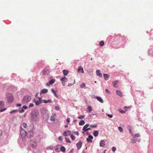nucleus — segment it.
<instances>
[{
    "mask_svg": "<svg viewBox=\"0 0 153 153\" xmlns=\"http://www.w3.org/2000/svg\"><path fill=\"white\" fill-rule=\"evenodd\" d=\"M39 112L37 111H33L31 114V117L34 120H37L39 116Z\"/></svg>",
    "mask_w": 153,
    "mask_h": 153,
    "instance_id": "obj_1",
    "label": "nucleus"
},
{
    "mask_svg": "<svg viewBox=\"0 0 153 153\" xmlns=\"http://www.w3.org/2000/svg\"><path fill=\"white\" fill-rule=\"evenodd\" d=\"M20 134L21 135L22 138L24 140L26 138V137H27V133L26 131H25L23 128H21L20 130Z\"/></svg>",
    "mask_w": 153,
    "mask_h": 153,
    "instance_id": "obj_2",
    "label": "nucleus"
},
{
    "mask_svg": "<svg viewBox=\"0 0 153 153\" xmlns=\"http://www.w3.org/2000/svg\"><path fill=\"white\" fill-rule=\"evenodd\" d=\"M31 99L30 97L29 96H25L23 99L22 102L25 104L29 102Z\"/></svg>",
    "mask_w": 153,
    "mask_h": 153,
    "instance_id": "obj_3",
    "label": "nucleus"
},
{
    "mask_svg": "<svg viewBox=\"0 0 153 153\" xmlns=\"http://www.w3.org/2000/svg\"><path fill=\"white\" fill-rule=\"evenodd\" d=\"M7 98L8 102H12L14 100L13 95L11 94L7 95Z\"/></svg>",
    "mask_w": 153,
    "mask_h": 153,
    "instance_id": "obj_4",
    "label": "nucleus"
},
{
    "mask_svg": "<svg viewBox=\"0 0 153 153\" xmlns=\"http://www.w3.org/2000/svg\"><path fill=\"white\" fill-rule=\"evenodd\" d=\"M38 98L39 100H35L34 101V102L36 105H38L40 104L42 102V98Z\"/></svg>",
    "mask_w": 153,
    "mask_h": 153,
    "instance_id": "obj_5",
    "label": "nucleus"
},
{
    "mask_svg": "<svg viewBox=\"0 0 153 153\" xmlns=\"http://www.w3.org/2000/svg\"><path fill=\"white\" fill-rule=\"evenodd\" d=\"M30 144L31 147L33 148H35L37 146V143L36 141L32 140L30 141Z\"/></svg>",
    "mask_w": 153,
    "mask_h": 153,
    "instance_id": "obj_6",
    "label": "nucleus"
},
{
    "mask_svg": "<svg viewBox=\"0 0 153 153\" xmlns=\"http://www.w3.org/2000/svg\"><path fill=\"white\" fill-rule=\"evenodd\" d=\"M4 106V102L2 101H0V109H1V112H3L6 110V108L4 109L1 108L2 107H3Z\"/></svg>",
    "mask_w": 153,
    "mask_h": 153,
    "instance_id": "obj_7",
    "label": "nucleus"
},
{
    "mask_svg": "<svg viewBox=\"0 0 153 153\" xmlns=\"http://www.w3.org/2000/svg\"><path fill=\"white\" fill-rule=\"evenodd\" d=\"M71 131L70 130H66L65 131L63 134V135L64 136H67L70 135L71 134Z\"/></svg>",
    "mask_w": 153,
    "mask_h": 153,
    "instance_id": "obj_8",
    "label": "nucleus"
},
{
    "mask_svg": "<svg viewBox=\"0 0 153 153\" xmlns=\"http://www.w3.org/2000/svg\"><path fill=\"white\" fill-rule=\"evenodd\" d=\"M61 81H62V84L63 85H65V83L67 81L68 79L65 77H64L60 79Z\"/></svg>",
    "mask_w": 153,
    "mask_h": 153,
    "instance_id": "obj_9",
    "label": "nucleus"
},
{
    "mask_svg": "<svg viewBox=\"0 0 153 153\" xmlns=\"http://www.w3.org/2000/svg\"><path fill=\"white\" fill-rule=\"evenodd\" d=\"M55 82V80L54 79H52L49 82H48L46 83V85L47 86H49L50 85H52L53 83H54Z\"/></svg>",
    "mask_w": 153,
    "mask_h": 153,
    "instance_id": "obj_10",
    "label": "nucleus"
},
{
    "mask_svg": "<svg viewBox=\"0 0 153 153\" xmlns=\"http://www.w3.org/2000/svg\"><path fill=\"white\" fill-rule=\"evenodd\" d=\"M93 138V137L91 135H89L88 136V138L86 139L87 141L89 143H91L92 142V139Z\"/></svg>",
    "mask_w": 153,
    "mask_h": 153,
    "instance_id": "obj_11",
    "label": "nucleus"
},
{
    "mask_svg": "<svg viewBox=\"0 0 153 153\" xmlns=\"http://www.w3.org/2000/svg\"><path fill=\"white\" fill-rule=\"evenodd\" d=\"M56 117V114L55 113L53 114L52 115L51 117L50 120L52 121H54Z\"/></svg>",
    "mask_w": 153,
    "mask_h": 153,
    "instance_id": "obj_12",
    "label": "nucleus"
},
{
    "mask_svg": "<svg viewBox=\"0 0 153 153\" xmlns=\"http://www.w3.org/2000/svg\"><path fill=\"white\" fill-rule=\"evenodd\" d=\"M90 125L88 124H87L85 125L83 127L82 129V130L84 131L83 132V134L84 133V132L86 131L85 130H86L88 128L89 126Z\"/></svg>",
    "mask_w": 153,
    "mask_h": 153,
    "instance_id": "obj_13",
    "label": "nucleus"
},
{
    "mask_svg": "<svg viewBox=\"0 0 153 153\" xmlns=\"http://www.w3.org/2000/svg\"><path fill=\"white\" fill-rule=\"evenodd\" d=\"M27 127V124L26 123H22V125L21 126V128H26Z\"/></svg>",
    "mask_w": 153,
    "mask_h": 153,
    "instance_id": "obj_14",
    "label": "nucleus"
},
{
    "mask_svg": "<svg viewBox=\"0 0 153 153\" xmlns=\"http://www.w3.org/2000/svg\"><path fill=\"white\" fill-rule=\"evenodd\" d=\"M97 75L100 77L102 76V74L100 72V70H97L96 71Z\"/></svg>",
    "mask_w": 153,
    "mask_h": 153,
    "instance_id": "obj_15",
    "label": "nucleus"
},
{
    "mask_svg": "<svg viewBox=\"0 0 153 153\" xmlns=\"http://www.w3.org/2000/svg\"><path fill=\"white\" fill-rule=\"evenodd\" d=\"M82 142H79L78 143L76 144V146L78 149H79L82 147Z\"/></svg>",
    "mask_w": 153,
    "mask_h": 153,
    "instance_id": "obj_16",
    "label": "nucleus"
},
{
    "mask_svg": "<svg viewBox=\"0 0 153 153\" xmlns=\"http://www.w3.org/2000/svg\"><path fill=\"white\" fill-rule=\"evenodd\" d=\"M33 136V131H30L28 134H27V137L29 138H31Z\"/></svg>",
    "mask_w": 153,
    "mask_h": 153,
    "instance_id": "obj_17",
    "label": "nucleus"
},
{
    "mask_svg": "<svg viewBox=\"0 0 153 153\" xmlns=\"http://www.w3.org/2000/svg\"><path fill=\"white\" fill-rule=\"evenodd\" d=\"M78 71L79 72H80L82 73H83L84 72L83 68L81 66H79V67Z\"/></svg>",
    "mask_w": 153,
    "mask_h": 153,
    "instance_id": "obj_18",
    "label": "nucleus"
},
{
    "mask_svg": "<svg viewBox=\"0 0 153 153\" xmlns=\"http://www.w3.org/2000/svg\"><path fill=\"white\" fill-rule=\"evenodd\" d=\"M105 143L103 140H102L100 141V147H104L105 145Z\"/></svg>",
    "mask_w": 153,
    "mask_h": 153,
    "instance_id": "obj_19",
    "label": "nucleus"
},
{
    "mask_svg": "<svg viewBox=\"0 0 153 153\" xmlns=\"http://www.w3.org/2000/svg\"><path fill=\"white\" fill-rule=\"evenodd\" d=\"M50 73V71L48 70H44L43 71L42 74L43 75H48Z\"/></svg>",
    "mask_w": 153,
    "mask_h": 153,
    "instance_id": "obj_20",
    "label": "nucleus"
},
{
    "mask_svg": "<svg viewBox=\"0 0 153 153\" xmlns=\"http://www.w3.org/2000/svg\"><path fill=\"white\" fill-rule=\"evenodd\" d=\"M96 98L97 99V100L98 101H100L101 103H102L103 102V101L101 97H96Z\"/></svg>",
    "mask_w": 153,
    "mask_h": 153,
    "instance_id": "obj_21",
    "label": "nucleus"
},
{
    "mask_svg": "<svg viewBox=\"0 0 153 153\" xmlns=\"http://www.w3.org/2000/svg\"><path fill=\"white\" fill-rule=\"evenodd\" d=\"M109 76L107 74H104V77L105 79L106 80H108L109 79Z\"/></svg>",
    "mask_w": 153,
    "mask_h": 153,
    "instance_id": "obj_22",
    "label": "nucleus"
},
{
    "mask_svg": "<svg viewBox=\"0 0 153 153\" xmlns=\"http://www.w3.org/2000/svg\"><path fill=\"white\" fill-rule=\"evenodd\" d=\"M48 91V90L46 89H42L41 91L40 92V94H41L43 93H47Z\"/></svg>",
    "mask_w": 153,
    "mask_h": 153,
    "instance_id": "obj_23",
    "label": "nucleus"
},
{
    "mask_svg": "<svg viewBox=\"0 0 153 153\" xmlns=\"http://www.w3.org/2000/svg\"><path fill=\"white\" fill-rule=\"evenodd\" d=\"M51 90L52 92L54 94L55 96L56 97L58 98V96L56 93V91L53 89V88L51 89Z\"/></svg>",
    "mask_w": 153,
    "mask_h": 153,
    "instance_id": "obj_24",
    "label": "nucleus"
},
{
    "mask_svg": "<svg viewBox=\"0 0 153 153\" xmlns=\"http://www.w3.org/2000/svg\"><path fill=\"white\" fill-rule=\"evenodd\" d=\"M117 94L120 97H122L123 96V94L121 92L119 91H117Z\"/></svg>",
    "mask_w": 153,
    "mask_h": 153,
    "instance_id": "obj_25",
    "label": "nucleus"
},
{
    "mask_svg": "<svg viewBox=\"0 0 153 153\" xmlns=\"http://www.w3.org/2000/svg\"><path fill=\"white\" fill-rule=\"evenodd\" d=\"M60 145H58L54 147L55 150L57 152H59V148L60 147Z\"/></svg>",
    "mask_w": 153,
    "mask_h": 153,
    "instance_id": "obj_26",
    "label": "nucleus"
},
{
    "mask_svg": "<svg viewBox=\"0 0 153 153\" xmlns=\"http://www.w3.org/2000/svg\"><path fill=\"white\" fill-rule=\"evenodd\" d=\"M60 150L63 152H65V147L63 146H62L60 147Z\"/></svg>",
    "mask_w": 153,
    "mask_h": 153,
    "instance_id": "obj_27",
    "label": "nucleus"
},
{
    "mask_svg": "<svg viewBox=\"0 0 153 153\" xmlns=\"http://www.w3.org/2000/svg\"><path fill=\"white\" fill-rule=\"evenodd\" d=\"M85 123V122L83 120H81L79 123V125L80 126L83 125Z\"/></svg>",
    "mask_w": 153,
    "mask_h": 153,
    "instance_id": "obj_28",
    "label": "nucleus"
},
{
    "mask_svg": "<svg viewBox=\"0 0 153 153\" xmlns=\"http://www.w3.org/2000/svg\"><path fill=\"white\" fill-rule=\"evenodd\" d=\"M118 81L116 80L113 82V84L114 87L116 88L117 87V84L118 83Z\"/></svg>",
    "mask_w": 153,
    "mask_h": 153,
    "instance_id": "obj_29",
    "label": "nucleus"
},
{
    "mask_svg": "<svg viewBox=\"0 0 153 153\" xmlns=\"http://www.w3.org/2000/svg\"><path fill=\"white\" fill-rule=\"evenodd\" d=\"M98 131H95L93 132V135L94 137H97L98 134Z\"/></svg>",
    "mask_w": 153,
    "mask_h": 153,
    "instance_id": "obj_30",
    "label": "nucleus"
},
{
    "mask_svg": "<svg viewBox=\"0 0 153 153\" xmlns=\"http://www.w3.org/2000/svg\"><path fill=\"white\" fill-rule=\"evenodd\" d=\"M68 71L67 70H63V73L64 76L67 75L68 74Z\"/></svg>",
    "mask_w": 153,
    "mask_h": 153,
    "instance_id": "obj_31",
    "label": "nucleus"
},
{
    "mask_svg": "<svg viewBox=\"0 0 153 153\" xmlns=\"http://www.w3.org/2000/svg\"><path fill=\"white\" fill-rule=\"evenodd\" d=\"M43 102L45 103H48L52 102V100H44L43 101Z\"/></svg>",
    "mask_w": 153,
    "mask_h": 153,
    "instance_id": "obj_32",
    "label": "nucleus"
},
{
    "mask_svg": "<svg viewBox=\"0 0 153 153\" xmlns=\"http://www.w3.org/2000/svg\"><path fill=\"white\" fill-rule=\"evenodd\" d=\"M104 45V42L103 41H101L99 42V45L101 46H103Z\"/></svg>",
    "mask_w": 153,
    "mask_h": 153,
    "instance_id": "obj_33",
    "label": "nucleus"
},
{
    "mask_svg": "<svg viewBox=\"0 0 153 153\" xmlns=\"http://www.w3.org/2000/svg\"><path fill=\"white\" fill-rule=\"evenodd\" d=\"M81 88H85V83H82V84L80 85Z\"/></svg>",
    "mask_w": 153,
    "mask_h": 153,
    "instance_id": "obj_34",
    "label": "nucleus"
},
{
    "mask_svg": "<svg viewBox=\"0 0 153 153\" xmlns=\"http://www.w3.org/2000/svg\"><path fill=\"white\" fill-rule=\"evenodd\" d=\"M127 128L128 130L130 131V132L131 134V129H132V127H131L130 126H128L127 127Z\"/></svg>",
    "mask_w": 153,
    "mask_h": 153,
    "instance_id": "obj_35",
    "label": "nucleus"
},
{
    "mask_svg": "<svg viewBox=\"0 0 153 153\" xmlns=\"http://www.w3.org/2000/svg\"><path fill=\"white\" fill-rule=\"evenodd\" d=\"M92 108L91 106H88V110L89 112H91L92 111Z\"/></svg>",
    "mask_w": 153,
    "mask_h": 153,
    "instance_id": "obj_36",
    "label": "nucleus"
},
{
    "mask_svg": "<svg viewBox=\"0 0 153 153\" xmlns=\"http://www.w3.org/2000/svg\"><path fill=\"white\" fill-rule=\"evenodd\" d=\"M119 130L121 132H122L123 131V128L121 127H119L118 128Z\"/></svg>",
    "mask_w": 153,
    "mask_h": 153,
    "instance_id": "obj_37",
    "label": "nucleus"
},
{
    "mask_svg": "<svg viewBox=\"0 0 153 153\" xmlns=\"http://www.w3.org/2000/svg\"><path fill=\"white\" fill-rule=\"evenodd\" d=\"M137 140V139H136L135 138H133V139L132 140H131V142L132 143H135L136 142Z\"/></svg>",
    "mask_w": 153,
    "mask_h": 153,
    "instance_id": "obj_38",
    "label": "nucleus"
},
{
    "mask_svg": "<svg viewBox=\"0 0 153 153\" xmlns=\"http://www.w3.org/2000/svg\"><path fill=\"white\" fill-rule=\"evenodd\" d=\"M70 137L72 140H75V137L73 135L71 134L70 135Z\"/></svg>",
    "mask_w": 153,
    "mask_h": 153,
    "instance_id": "obj_39",
    "label": "nucleus"
},
{
    "mask_svg": "<svg viewBox=\"0 0 153 153\" xmlns=\"http://www.w3.org/2000/svg\"><path fill=\"white\" fill-rule=\"evenodd\" d=\"M65 139L66 140V141L67 142L69 143H71V141L69 139L67 138V137H65Z\"/></svg>",
    "mask_w": 153,
    "mask_h": 153,
    "instance_id": "obj_40",
    "label": "nucleus"
},
{
    "mask_svg": "<svg viewBox=\"0 0 153 153\" xmlns=\"http://www.w3.org/2000/svg\"><path fill=\"white\" fill-rule=\"evenodd\" d=\"M85 116L83 115H80L78 117V118L79 119H82L84 118Z\"/></svg>",
    "mask_w": 153,
    "mask_h": 153,
    "instance_id": "obj_41",
    "label": "nucleus"
},
{
    "mask_svg": "<svg viewBox=\"0 0 153 153\" xmlns=\"http://www.w3.org/2000/svg\"><path fill=\"white\" fill-rule=\"evenodd\" d=\"M34 106V104L33 103H30L29 105V108H30L31 107H33Z\"/></svg>",
    "mask_w": 153,
    "mask_h": 153,
    "instance_id": "obj_42",
    "label": "nucleus"
},
{
    "mask_svg": "<svg viewBox=\"0 0 153 153\" xmlns=\"http://www.w3.org/2000/svg\"><path fill=\"white\" fill-rule=\"evenodd\" d=\"M58 138L59 141H62V137L61 136H60Z\"/></svg>",
    "mask_w": 153,
    "mask_h": 153,
    "instance_id": "obj_43",
    "label": "nucleus"
},
{
    "mask_svg": "<svg viewBox=\"0 0 153 153\" xmlns=\"http://www.w3.org/2000/svg\"><path fill=\"white\" fill-rule=\"evenodd\" d=\"M17 111H18V110H13L12 111L10 112V114H12V113H13L17 112Z\"/></svg>",
    "mask_w": 153,
    "mask_h": 153,
    "instance_id": "obj_44",
    "label": "nucleus"
},
{
    "mask_svg": "<svg viewBox=\"0 0 153 153\" xmlns=\"http://www.w3.org/2000/svg\"><path fill=\"white\" fill-rule=\"evenodd\" d=\"M116 148L115 147H113L112 148V151L114 152L116 150Z\"/></svg>",
    "mask_w": 153,
    "mask_h": 153,
    "instance_id": "obj_45",
    "label": "nucleus"
},
{
    "mask_svg": "<svg viewBox=\"0 0 153 153\" xmlns=\"http://www.w3.org/2000/svg\"><path fill=\"white\" fill-rule=\"evenodd\" d=\"M90 126L92 128H95L97 127V126L96 125H91Z\"/></svg>",
    "mask_w": 153,
    "mask_h": 153,
    "instance_id": "obj_46",
    "label": "nucleus"
},
{
    "mask_svg": "<svg viewBox=\"0 0 153 153\" xmlns=\"http://www.w3.org/2000/svg\"><path fill=\"white\" fill-rule=\"evenodd\" d=\"M140 134L139 133L136 134L135 135V137H140Z\"/></svg>",
    "mask_w": 153,
    "mask_h": 153,
    "instance_id": "obj_47",
    "label": "nucleus"
},
{
    "mask_svg": "<svg viewBox=\"0 0 153 153\" xmlns=\"http://www.w3.org/2000/svg\"><path fill=\"white\" fill-rule=\"evenodd\" d=\"M120 112L122 114H123L125 113V111L122 110H119Z\"/></svg>",
    "mask_w": 153,
    "mask_h": 153,
    "instance_id": "obj_48",
    "label": "nucleus"
},
{
    "mask_svg": "<svg viewBox=\"0 0 153 153\" xmlns=\"http://www.w3.org/2000/svg\"><path fill=\"white\" fill-rule=\"evenodd\" d=\"M105 91L106 92L108 93V94H111V92L107 89H105Z\"/></svg>",
    "mask_w": 153,
    "mask_h": 153,
    "instance_id": "obj_49",
    "label": "nucleus"
},
{
    "mask_svg": "<svg viewBox=\"0 0 153 153\" xmlns=\"http://www.w3.org/2000/svg\"><path fill=\"white\" fill-rule=\"evenodd\" d=\"M55 110H59V106H56L55 108Z\"/></svg>",
    "mask_w": 153,
    "mask_h": 153,
    "instance_id": "obj_50",
    "label": "nucleus"
},
{
    "mask_svg": "<svg viewBox=\"0 0 153 153\" xmlns=\"http://www.w3.org/2000/svg\"><path fill=\"white\" fill-rule=\"evenodd\" d=\"M107 116L110 117V118H112L113 117V115L111 114H106Z\"/></svg>",
    "mask_w": 153,
    "mask_h": 153,
    "instance_id": "obj_51",
    "label": "nucleus"
},
{
    "mask_svg": "<svg viewBox=\"0 0 153 153\" xmlns=\"http://www.w3.org/2000/svg\"><path fill=\"white\" fill-rule=\"evenodd\" d=\"M66 121L68 123V124L70 121V119L69 118H67L66 120Z\"/></svg>",
    "mask_w": 153,
    "mask_h": 153,
    "instance_id": "obj_52",
    "label": "nucleus"
},
{
    "mask_svg": "<svg viewBox=\"0 0 153 153\" xmlns=\"http://www.w3.org/2000/svg\"><path fill=\"white\" fill-rule=\"evenodd\" d=\"M74 133L77 136H78L79 135L78 132L77 131H75L74 132Z\"/></svg>",
    "mask_w": 153,
    "mask_h": 153,
    "instance_id": "obj_53",
    "label": "nucleus"
},
{
    "mask_svg": "<svg viewBox=\"0 0 153 153\" xmlns=\"http://www.w3.org/2000/svg\"><path fill=\"white\" fill-rule=\"evenodd\" d=\"M22 108L25 109L27 108V107L26 105L23 106Z\"/></svg>",
    "mask_w": 153,
    "mask_h": 153,
    "instance_id": "obj_54",
    "label": "nucleus"
},
{
    "mask_svg": "<svg viewBox=\"0 0 153 153\" xmlns=\"http://www.w3.org/2000/svg\"><path fill=\"white\" fill-rule=\"evenodd\" d=\"M24 111H25L23 109H21V110L19 111V112L21 113H23V112H24Z\"/></svg>",
    "mask_w": 153,
    "mask_h": 153,
    "instance_id": "obj_55",
    "label": "nucleus"
},
{
    "mask_svg": "<svg viewBox=\"0 0 153 153\" xmlns=\"http://www.w3.org/2000/svg\"><path fill=\"white\" fill-rule=\"evenodd\" d=\"M2 131L0 129V136L2 135Z\"/></svg>",
    "mask_w": 153,
    "mask_h": 153,
    "instance_id": "obj_56",
    "label": "nucleus"
},
{
    "mask_svg": "<svg viewBox=\"0 0 153 153\" xmlns=\"http://www.w3.org/2000/svg\"><path fill=\"white\" fill-rule=\"evenodd\" d=\"M22 104H19L17 105L16 106L17 107H20L22 106Z\"/></svg>",
    "mask_w": 153,
    "mask_h": 153,
    "instance_id": "obj_57",
    "label": "nucleus"
},
{
    "mask_svg": "<svg viewBox=\"0 0 153 153\" xmlns=\"http://www.w3.org/2000/svg\"><path fill=\"white\" fill-rule=\"evenodd\" d=\"M91 129V128H87V129L86 130H85L86 131H88L89 130H90Z\"/></svg>",
    "mask_w": 153,
    "mask_h": 153,
    "instance_id": "obj_58",
    "label": "nucleus"
},
{
    "mask_svg": "<svg viewBox=\"0 0 153 153\" xmlns=\"http://www.w3.org/2000/svg\"><path fill=\"white\" fill-rule=\"evenodd\" d=\"M68 127V125H66L65 126V128H67Z\"/></svg>",
    "mask_w": 153,
    "mask_h": 153,
    "instance_id": "obj_59",
    "label": "nucleus"
},
{
    "mask_svg": "<svg viewBox=\"0 0 153 153\" xmlns=\"http://www.w3.org/2000/svg\"><path fill=\"white\" fill-rule=\"evenodd\" d=\"M106 150H105L104 151V153H105V152H106Z\"/></svg>",
    "mask_w": 153,
    "mask_h": 153,
    "instance_id": "obj_60",
    "label": "nucleus"
},
{
    "mask_svg": "<svg viewBox=\"0 0 153 153\" xmlns=\"http://www.w3.org/2000/svg\"><path fill=\"white\" fill-rule=\"evenodd\" d=\"M76 121V120H74V122H75Z\"/></svg>",
    "mask_w": 153,
    "mask_h": 153,
    "instance_id": "obj_61",
    "label": "nucleus"
},
{
    "mask_svg": "<svg viewBox=\"0 0 153 153\" xmlns=\"http://www.w3.org/2000/svg\"><path fill=\"white\" fill-rule=\"evenodd\" d=\"M71 85V84H68V85Z\"/></svg>",
    "mask_w": 153,
    "mask_h": 153,
    "instance_id": "obj_62",
    "label": "nucleus"
},
{
    "mask_svg": "<svg viewBox=\"0 0 153 153\" xmlns=\"http://www.w3.org/2000/svg\"><path fill=\"white\" fill-rule=\"evenodd\" d=\"M127 108V107H126H126H124V108Z\"/></svg>",
    "mask_w": 153,
    "mask_h": 153,
    "instance_id": "obj_63",
    "label": "nucleus"
},
{
    "mask_svg": "<svg viewBox=\"0 0 153 153\" xmlns=\"http://www.w3.org/2000/svg\"><path fill=\"white\" fill-rule=\"evenodd\" d=\"M95 82L96 83L97 82L96 81H95Z\"/></svg>",
    "mask_w": 153,
    "mask_h": 153,
    "instance_id": "obj_64",
    "label": "nucleus"
}]
</instances>
